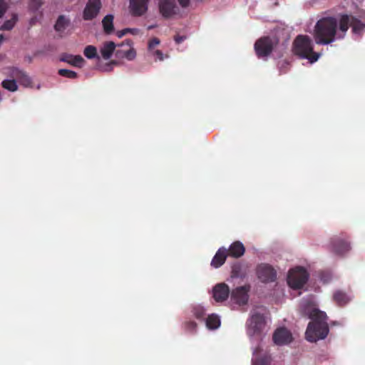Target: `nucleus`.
Segmentation results:
<instances>
[{"instance_id":"3","label":"nucleus","mask_w":365,"mask_h":365,"mask_svg":"<svg viewBox=\"0 0 365 365\" xmlns=\"http://www.w3.org/2000/svg\"><path fill=\"white\" fill-rule=\"evenodd\" d=\"M292 51L300 58L307 59L313 63L318 61L320 53L314 51L313 42L311 38L306 35H299L293 42Z\"/></svg>"},{"instance_id":"25","label":"nucleus","mask_w":365,"mask_h":365,"mask_svg":"<svg viewBox=\"0 0 365 365\" xmlns=\"http://www.w3.org/2000/svg\"><path fill=\"white\" fill-rule=\"evenodd\" d=\"M334 300L340 306H343L349 301V298L346 293L341 291H336L333 296Z\"/></svg>"},{"instance_id":"39","label":"nucleus","mask_w":365,"mask_h":365,"mask_svg":"<svg viewBox=\"0 0 365 365\" xmlns=\"http://www.w3.org/2000/svg\"><path fill=\"white\" fill-rule=\"evenodd\" d=\"M185 38H186V37L185 36L176 35L174 37V40H175V43L178 44L181 43Z\"/></svg>"},{"instance_id":"1","label":"nucleus","mask_w":365,"mask_h":365,"mask_svg":"<svg viewBox=\"0 0 365 365\" xmlns=\"http://www.w3.org/2000/svg\"><path fill=\"white\" fill-rule=\"evenodd\" d=\"M309 318L312 321L308 324L305 332L306 339L310 342H317L325 339L329 332L327 314L314 308L310 311Z\"/></svg>"},{"instance_id":"31","label":"nucleus","mask_w":365,"mask_h":365,"mask_svg":"<svg viewBox=\"0 0 365 365\" xmlns=\"http://www.w3.org/2000/svg\"><path fill=\"white\" fill-rule=\"evenodd\" d=\"M252 365H271V357L268 355L255 359L252 361Z\"/></svg>"},{"instance_id":"43","label":"nucleus","mask_w":365,"mask_h":365,"mask_svg":"<svg viewBox=\"0 0 365 365\" xmlns=\"http://www.w3.org/2000/svg\"><path fill=\"white\" fill-rule=\"evenodd\" d=\"M36 19L34 18L31 19L30 24H33L35 22Z\"/></svg>"},{"instance_id":"22","label":"nucleus","mask_w":365,"mask_h":365,"mask_svg":"<svg viewBox=\"0 0 365 365\" xmlns=\"http://www.w3.org/2000/svg\"><path fill=\"white\" fill-rule=\"evenodd\" d=\"M70 20L64 15H60L54 25V29L57 32H63L65 29L69 26Z\"/></svg>"},{"instance_id":"4","label":"nucleus","mask_w":365,"mask_h":365,"mask_svg":"<svg viewBox=\"0 0 365 365\" xmlns=\"http://www.w3.org/2000/svg\"><path fill=\"white\" fill-rule=\"evenodd\" d=\"M349 26L351 27L354 34H361L365 29V23H363L361 20L353 16L341 15L339 21V30L342 34H339L337 38L339 39L343 38Z\"/></svg>"},{"instance_id":"11","label":"nucleus","mask_w":365,"mask_h":365,"mask_svg":"<svg viewBox=\"0 0 365 365\" xmlns=\"http://www.w3.org/2000/svg\"><path fill=\"white\" fill-rule=\"evenodd\" d=\"M265 325V317L264 314L256 312L253 314L249 322V331L252 334L259 333Z\"/></svg>"},{"instance_id":"8","label":"nucleus","mask_w":365,"mask_h":365,"mask_svg":"<svg viewBox=\"0 0 365 365\" xmlns=\"http://www.w3.org/2000/svg\"><path fill=\"white\" fill-rule=\"evenodd\" d=\"M256 274L263 283L274 282L277 279L276 270L269 264L262 263L257 267Z\"/></svg>"},{"instance_id":"9","label":"nucleus","mask_w":365,"mask_h":365,"mask_svg":"<svg viewBox=\"0 0 365 365\" xmlns=\"http://www.w3.org/2000/svg\"><path fill=\"white\" fill-rule=\"evenodd\" d=\"M158 9L164 19H170L179 14L175 0H159Z\"/></svg>"},{"instance_id":"15","label":"nucleus","mask_w":365,"mask_h":365,"mask_svg":"<svg viewBox=\"0 0 365 365\" xmlns=\"http://www.w3.org/2000/svg\"><path fill=\"white\" fill-rule=\"evenodd\" d=\"M230 292L229 287L226 284H217L213 288V298L217 302H222L228 298Z\"/></svg>"},{"instance_id":"5","label":"nucleus","mask_w":365,"mask_h":365,"mask_svg":"<svg viewBox=\"0 0 365 365\" xmlns=\"http://www.w3.org/2000/svg\"><path fill=\"white\" fill-rule=\"evenodd\" d=\"M279 39L276 36H262L255 43V51L259 58H267L277 47Z\"/></svg>"},{"instance_id":"29","label":"nucleus","mask_w":365,"mask_h":365,"mask_svg":"<svg viewBox=\"0 0 365 365\" xmlns=\"http://www.w3.org/2000/svg\"><path fill=\"white\" fill-rule=\"evenodd\" d=\"M84 55L89 59L94 58L97 56V49L93 46H87L84 49Z\"/></svg>"},{"instance_id":"24","label":"nucleus","mask_w":365,"mask_h":365,"mask_svg":"<svg viewBox=\"0 0 365 365\" xmlns=\"http://www.w3.org/2000/svg\"><path fill=\"white\" fill-rule=\"evenodd\" d=\"M220 325V320L217 315L210 314L206 319V326L210 329H215Z\"/></svg>"},{"instance_id":"12","label":"nucleus","mask_w":365,"mask_h":365,"mask_svg":"<svg viewBox=\"0 0 365 365\" xmlns=\"http://www.w3.org/2000/svg\"><path fill=\"white\" fill-rule=\"evenodd\" d=\"M149 0H130L129 10L133 16H141L148 11Z\"/></svg>"},{"instance_id":"30","label":"nucleus","mask_w":365,"mask_h":365,"mask_svg":"<svg viewBox=\"0 0 365 365\" xmlns=\"http://www.w3.org/2000/svg\"><path fill=\"white\" fill-rule=\"evenodd\" d=\"M58 73L61 76H63V77H66L68 78H71V79H74L78 77V74L76 72L71 71V70H68V69H63V68L59 69L58 71Z\"/></svg>"},{"instance_id":"14","label":"nucleus","mask_w":365,"mask_h":365,"mask_svg":"<svg viewBox=\"0 0 365 365\" xmlns=\"http://www.w3.org/2000/svg\"><path fill=\"white\" fill-rule=\"evenodd\" d=\"M273 341L277 345L287 344L292 341V335L287 329L281 327L274 331Z\"/></svg>"},{"instance_id":"33","label":"nucleus","mask_w":365,"mask_h":365,"mask_svg":"<svg viewBox=\"0 0 365 365\" xmlns=\"http://www.w3.org/2000/svg\"><path fill=\"white\" fill-rule=\"evenodd\" d=\"M29 9L33 12L37 11L43 5V0H29Z\"/></svg>"},{"instance_id":"7","label":"nucleus","mask_w":365,"mask_h":365,"mask_svg":"<svg viewBox=\"0 0 365 365\" xmlns=\"http://www.w3.org/2000/svg\"><path fill=\"white\" fill-rule=\"evenodd\" d=\"M330 247L331 252L337 255H343L351 249L348 237L344 233L333 237L330 241Z\"/></svg>"},{"instance_id":"2","label":"nucleus","mask_w":365,"mask_h":365,"mask_svg":"<svg viewBox=\"0 0 365 365\" xmlns=\"http://www.w3.org/2000/svg\"><path fill=\"white\" fill-rule=\"evenodd\" d=\"M338 21L334 17H324L317 21L314 29V38L319 45H327L334 42L339 34L337 32Z\"/></svg>"},{"instance_id":"42","label":"nucleus","mask_w":365,"mask_h":365,"mask_svg":"<svg viewBox=\"0 0 365 365\" xmlns=\"http://www.w3.org/2000/svg\"><path fill=\"white\" fill-rule=\"evenodd\" d=\"M155 27V26H154V25L149 26L148 27V30H150V29H154Z\"/></svg>"},{"instance_id":"13","label":"nucleus","mask_w":365,"mask_h":365,"mask_svg":"<svg viewBox=\"0 0 365 365\" xmlns=\"http://www.w3.org/2000/svg\"><path fill=\"white\" fill-rule=\"evenodd\" d=\"M101 8V0H88L83 11V19L85 20H92L96 17Z\"/></svg>"},{"instance_id":"23","label":"nucleus","mask_w":365,"mask_h":365,"mask_svg":"<svg viewBox=\"0 0 365 365\" xmlns=\"http://www.w3.org/2000/svg\"><path fill=\"white\" fill-rule=\"evenodd\" d=\"M61 60L62 61L67 62L72 66L78 67H81L82 63L83 62V58L79 55H66L63 57H62Z\"/></svg>"},{"instance_id":"40","label":"nucleus","mask_w":365,"mask_h":365,"mask_svg":"<svg viewBox=\"0 0 365 365\" xmlns=\"http://www.w3.org/2000/svg\"><path fill=\"white\" fill-rule=\"evenodd\" d=\"M180 5L183 7H187L190 4V0H178Z\"/></svg>"},{"instance_id":"17","label":"nucleus","mask_w":365,"mask_h":365,"mask_svg":"<svg viewBox=\"0 0 365 365\" xmlns=\"http://www.w3.org/2000/svg\"><path fill=\"white\" fill-rule=\"evenodd\" d=\"M228 257L227 250L225 247H220L211 261V266L215 268L220 267L225 262Z\"/></svg>"},{"instance_id":"32","label":"nucleus","mask_w":365,"mask_h":365,"mask_svg":"<svg viewBox=\"0 0 365 365\" xmlns=\"http://www.w3.org/2000/svg\"><path fill=\"white\" fill-rule=\"evenodd\" d=\"M192 314L197 319H202L205 315V309L201 306H196L192 310Z\"/></svg>"},{"instance_id":"20","label":"nucleus","mask_w":365,"mask_h":365,"mask_svg":"<svg viewBox=\"0 0 365 365\" xmlns=\"http://www.w3.org/2000/svg\"><path fill=\"white\" fill-rule=\"evenodd\" d=\"M116 45L113 41L105 42L101 48V54L103 59H109L115 51Z\"/></svg>"},{"instance_id":"10","label":"nucleus","mask_w":365,"mask_h":365,"mask_svg":"<svg viewBox=\"0 0 365 365\" xmlns=\"http://www.w3.org/2000/svg\"><path fill=\"white\" fill-rule=\"evenodd\" d=\"M250 291V286L245 285L238 287L233 289L231 292V300L239 305L246 304L248 302L249 295L248 292Z\"/></svg>"},{"instance_id":"38","label":"nucleus","mask_w":365,"mask_h":365,"mask_svg":"<svg viewBox=\"0 0 365 365\" xmlns=\"http://www.w3.org/2000/svg\"><path fill=\"white\" fill-rule=\"evenodd\" d=\"M129 28H127V29H124L123 30H120V31H118L117 33H116V35L118 38H122L123 36H125V34H128V31H129Z\"/></svg>"},{"instance_id":"34","label":"nucleus","mask_w":365,"mask_h":365,"mask_svg":"<svg viewBox=\"0 0 365 365\" xmlns=\"http://www.w3.org/2000/svg\"><path fill=\"white\" fill-rule=\"evenodd\" d=\"M184 328L186 331L194 333L196 331L197 323L193 321H187L184 323Z\"/></svg>"},{"instance_id":"44","label":"nucleus","mask_w":365,"mask_h":365,"mask_svg":"<svg viewBox=\"0 0 365 365\" xmlns=\"http://www.w3.org/2000/svg\"><path fill=\"white\" fill-rule=\"evenodd\" d=\"M259 349V347H257V348L255 350V351H254V354H255L257 353V351Z\"/></svg>"},{"instance_id":"35","label":"nucleus","mask_w":365,"mask_h":365,"mask_svg":"<svg viewBox=\"0 0 365 365\" xmlns=\"http://www.w3.org/2000/svg\"><path fill=\"white\" fill-rule=\"evenodd\" d=\"M160 39L155 37L150 39L148 42V49L149 51H152L156 46L160 44Z\"/></svg>"},{"instance_id":"27","label":"nucleus","mask_w":365,"mask_h":365,"mask_svg":"<svg viewBox=\"0 0 365 365\" xmlns=\"http://www.w3.org/2000/svg\"><path fill=\"white\" fill-rule=\"evenodd\" d=\"M245 272L242 271V265L240 263H235L232 267V277L242 278L245 276Z\"/></svg>"},{"instance_id":"37","label":"nucleus","mask_w":365,"mask_h":365,"mask_svg":"<svg viewBox=\"0 0 365 365\" xmlns=\"http://www.w3.org/2000/svg\"><path fill=\"white\" fill-rule=\"evenodd\" d=\"M154 56H156L158 59L160 60V61H163L164 60V55L163 53V52L160 50H155L153 51V53Z\"/></svg>"},{"instance_id":"16","label":"nucleus","mask_w":365,"mask_h":365,"mask_svg":"<svg viewBox=\"0 0 365 365\" xmlns=\"http://www.w3.org/2000/svg\"><path fill=\"white\" fill-rule=\"evenodd\" d=\"M11 76L16 78L21 85L24 87H31L32 81L31 78L22 70L14 68L11 71Z\"/></svg>"},{"instance_id":"19","label":"nucleus","mask_w":365,"mask_h":365,"mask_svg":"<svg viewBox=\"0 0 365 365\" xmlns=\"http://www.w3.org/2000/svg\"><path fill=\"white\" fill-rule=\"evenodd\" d=\"M124 44H126L129 47V48L125 51H123L120 50L116 51V53H115L116 56L125 57V58H127L129 61L133 60L135 58L136 52L134 50V48H131V46L133 44L132 41L130 39H127V40H125V42H123L119 46H122Z\"/></svg>"},{"instance_id":"28","label":"nucleus","mask_w":365,"mask_h":365,"mask_svg":"<svg viewBox=\"0 0 365 365\" xmlns=\"http://www.w3.org/2000/svg\"><path fill=\"white\" fill-rule=\"evenodd\" d=\"M1 86L4 88L14 92L18 90V86L16 84V80H4L1 83Z\"/></svg>"},{"instance_id":"26","label":"nucleus","mask_w":365,"mask_h":365,"mask_svg":"<svg viewBox=\"0 0 365 365\" xmlns=\"http://www.w3.org/2000/svg\"><path fill=\"white\" fill-rule=\"evenodd\" d=\"M18 21V16L17 14H14L12 15V17L9 19V20H6L0 27V30L1 31H10L11 30L16 21Z\"/></svg>"},{"instance_id":"21","label":"nucleus","mask_w":365,"mask_h":365,"mask_svg":"<svg viewBox=\"0 0 365 365\" xmlns=\"http://www.w3.org/2000/svg\"><path fill=\"white\" fill-rule=\"evenodd\" d=\"M113 19L112 14H108L102 20L103 31L106 34H110L114 31Z\"/></svg>"},{"instance_id":"36","label":"nucleus","mask_w":365,"mask_h":365,"mask_svg":"<svg viewBox=\"0 0 365 365\" xmlns=\"http://www.w3.org/2000/svg\"><path fill=\"white\" fill-rule=\"evenodd\" d=\"M7 10V4L4 0H0V18H1Z\"/></svg>"},{"instance_id":"41","label":"nucleus","mask_w":365,"mask_h":365,"mask_svg":"<svg viewBox=\"0 0 365 365\" xmlns=\"http://www.w3.org/2000/svg\"><path fill=\"white\" fill-rule=\"evenodd\" d=\"M129 30L130 31H128V33H130L132 34H136V31H137L136 29H129Z\"/></svg>"},{"instance_id":"6","label":"nucleus","mask_w":365,"mask_h":365,"mask_svg":"<svg viewBox=\"0 0 365 365\" xmlns=\"http://www.w3.org/2000/svg\"><path fill=\"white\" fill-rule=\"evenodd\" d=\"M309 274L306 269L297 267L289 270L287 276V284L293 289H301L307 282Z\"/></svg>"},{"instance_id":"18","label":"nucleus","mask_w":365,"mask_h":365,"mask_svg":"<svg viewBox=\"0 0 365 365\" xmlns=\"http://www.w3.org/2000/svg\"><path fill=\"white\" fill-rule=\"evenodd\" d=\"M227 250L228 256L239 258L245 254V247L241 242L235 241L230 245Z\"/></svg>"}]
</instances>
